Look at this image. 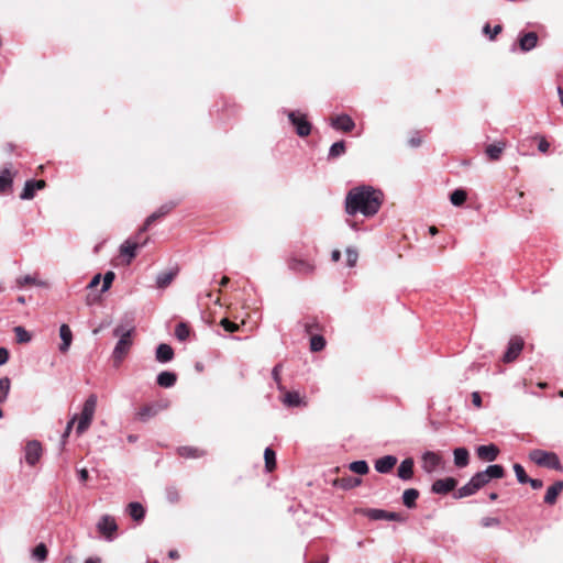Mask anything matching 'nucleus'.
<instances>
[{
	"label": "nucleus",
	"instance_id": "f257e3e1",
	"mask_svg": "<svg viewBox=\"0 0 563 563\" xmlns=\"http://www.w3.org/2000/svg\"><path fill=\"white\" fill-rule=\"evenodd\" d=\"M384 195L372 186L352 188L345 197V211L350 216L357 213L364 217L375 216L383 203Z\"/></svg>",
	"mask_w": 563,
	"mask_h": 563
},
{
	"label": "nucleus",
	"instance_id": "f03ea898",
	"mask_svg": "<svg viewBox=\"0 0 563 563\" xmlns=\"http://www.w3.org/2000/svg\"><path fill=\"white\" fill-rule=\"evenodd\" d=\"M97 407V396L91 394L84 402L76 428L77 434H82L91 424Z\"/></svg>",
	"mask_w": 563,
	"mask_h": 563
},
{
	"label": "nucleus",
	"instance_id": "7ed1b4c3",
	"mask_svg": "<svg viewBox=\"0 0 563 563\" xmlns=\"http://www.w3.org/2000/svg\"><path fill=\"white\" fill-rule=\"evenodd\" d=\"M529 459L540 466H545L552 470H561L562 467L558 455L553 452L536 449L529 453Z\"/></svg>",
	"mask_w": 563,
	"mask_h": 563
},
{
	"label": "nucleus",
	"instance_id": "20e7f679",
	"mask_svg": "<svg viewBox=\"0 0 563 563\" xmlns=\"http://www.w3.org/2000/svg\"><path fill=\"white\" fill-rule=\"evenodd\" d=\"M169 405V400L165 398L154 401L152 404H147L137 411V419L145 422L151 418L155 417L158 412L167 409Z\"/></svg>",
	"mask_w": 563,
	"mask_h": 563
},
{
	"label": "nucleus",
	"instance_id": "39448f33",
	"mask_svg": "<svg viewBox=\"0 0 563 563\" xmlns=\"http://www.w3.org/2000/svg\"><path fill=\"white\" fill-rule=\"evenodd\" d=\"M43 448L37 440L27 441L24 446V460L27 465L34 466L42 457Z\"/></svg>",
	"mask_w": 563,
	"mask_h": 563
},
{
	"label": "nucleus",
	"instance_id": "423d86ee",
	"mask_svg": "<svg viewBox=\"0 0 563 563\" xmlns=\"http://www.w3.org/2000/svg\"><path fill=\"white\" fill-rule=\"evenodd\" d=\"M134 331H135L134 316L132 313H126L120 320L119 324L114 328L113 335L117 338L131 339Z\"/></svg>",
	"mask_w": 563,
	"mask_h": 563
},
{
	"label": "nucleus",
	"instance_id": "0eeeda50",
	"mask_svg": "<svg viewBox=\"0 0 563 563\" xmlns=\"http://www.w3.org/2000/svg\"><path fill=\"white\" fill-rule=\"evenodd\" d=\"M288 118L291 124L296 128V132L299 136H308L311 132V124L308 122L306 115L295 111L288 112Z\"/></svg>",
	"mask_w": 563,
	"mask_h": 563
},
{
	"label": "nucleus",
	"instance_id": "6e6552de",
	"mask_svg": "<svg viewBox=\"0 0 563 563\" xmlns=\"http://www.w3.org/2000/svg\"><path fill=\"white\" fill-rule=\"evenodd\" d=\"M97 529L108 541H112L118 530V525L113 517L104 515L98 521Z\"/></svg>",
	"mask_w": 563,
	"mask_h": 563
},
{
	"label": "nucleus",
	"instance_id": "1a4fd4ad",
	"mask_svg": "<svg viewBox=\"0 0 563 563\" xmlns=\"http://www.w3.org/2000/svg\"><path fill=\"white\" fill-rule=\"evenodd\" d=\"M523 339L520 338V336H512L510 340H509V343H508V347H507V351L505 352L504 356H503V361L505 363H511L514 362L521 353L522 349H523Z\"/></svg>",
	"mask_w": 563,
	"mask_h": 563
},
{
	"label": "nucleus",
	"instance_id": "9d476101",
	"mask_svg": "<svg viewBox=\"0 0 563 563\" xmlns=\"http://www.w3.org/2000/svg\"><path fill=\"white\" fill-rule=\"evenodd\" d=\"M456 485H457V481L454 477H445V478L437 479L431 486V492L433 494H438V495H445V494L454 490Z\"/></svg>",
	"mask_w": 563,
	"mask_h": 563
},
{
	"label": "nucleus",
	"instance_id": "9b49d317",
	"mask_svg": "<svg viewBox=\"0 0 563 563\" xmlns=\"http://www.w3.org/2000/svg\"><path fill=\"white\" fill-rule=\"evenodd\" d=\"M142 232H139V234L135 236V240H126L120 247V252L122 255H128L129 256V262L135 257L136 255V251L142 247L146 242L147 240H144L143 242H139V236Z\"/></svg>",
	"mask_w": 563,
	"mask_h": 563
},
{
	"label": "nucleus",
	"instance_id": "f8f14e48",
	"mask_svg": "<svg viewBox=\"0 0 563 563\" xmlns=\"http://www.w3.org/2000/svg\"><path fill=\"white\" fill-rule=\"evenodd\" d=\"M132 346V340L129 339V338H119V341L117 342L114 349H113V352H112V356H113V360L117 362V363H120L124 356L128 354V352L130 351Z\"/></svg>",
	"mask_w": 563,
	"mask_h": 563
},
{
	"label": "nucleus",
	"instance_id": "ddd939ff",
	"mask_svg": "<svg viewBox=\"0 0 563 563\" xmlns=\"http://www.w3.org/2000/svg\"><path fill=\"white\" fill-rule=\"evenodd\" d=\"M174 207H175V203H172V202L161 206L158 208V210H156L155 212H153L151 216H148L146 218L145 223L140 229V232H145L153 222H155L159 218L168 214Z\"/></svg>",
	"mask_w": 563,
	"mask_h": 563
},
{
	"label": "nucleus",
	"instance_id": "4468645a",
	"mask_svg": "<svg viewBox=\"0 0 563 563\" xmlns=\"http://www.w3.org/2000/svg\"><path fill=\"white\" fill-rule=\"evenodd\" d=\"M45 181L40 179V180H34V179H31V180H26L25 181V185H24V188L20 195V198L23 199V200H30L34 197L35 195V191L36 190H40V189H43L45 187Z\"/></svg>",
	"mask_w": 563,
	"mask_h": 563
},
{
	"label": "nucleus",
	"instance_id": "2eb2a0df",
	"mask_svg": "<svg viewBox=\"0 0 563 563\" xmlns=\"http://www.w3.org/2000/svg\"><path fill=\"white\" fill-rule=\"evenodd\" d=\"M442 463L441 456L434 452H426L422 455V468L427 473L434 472Z\"/></svg>",
	"mask_w": 563,
	"mask_h": 563
},
{
	"label": "nucleus",
	"instance_id": "dca6fc26",
	"mask_svg": "<svg viewBox=\"0 0 563 563\" xmlns=\"http://www.w3.org/2000/svg\"><path fill=\"white\" fill-rule=\"evenodd\" d=\"M282 402L289 408L307 406V400L298 391H286L282 398Z\"/></svg>",
	"mask_w": 563,
	"mask_h": 563
},
{
	"label": "nucleus",
	"instance_id": "f3484780",
	"mask_svg": "<svg viewBox=\"0 0 563 563\" xmlns=\"http://www.w3.org/2000/svg\"><path fill=\"white\" fill-rule=\"evenodd\" d=\"M331 125L335 130L350 132L354 129L355 123L353 119L347 114H340L331 120Z\"/></svg>",
	"mask_w": 563,
	"mask_h": 563
},
{
	"label": "nucleus",
	"instance_id": "a211bd4d",
	"mask_svg": "<svg viewBox=\"0 0 563 563\" xmlns=\"http://www.w3.org/2000/svg\"><path fill=\"white\" fill-rule=\"evenodd\" d=\"M397 464V457L394 455H385L375 461V470L380 474L389 473Z\"/></svg>",
	"mask_w": 563,
	"mask_h": 563
},
{
	"label": "nucleus",
	"instance_id": "6ab92c4d",
	"mask_svg": "<svg viewBox=\"0 0 563 563\" xmlns=\"http://www.w3.org/2000/svg\"><path fill=\"white\" fill-rule=\"evenodd\" d=\"M476 453L481 460L493 462L497 459L499 449L495 444L479 445Z\"/></svg>",
	"mask_w": 563,
	"mask_h": 563
},
{
	"label": "nucleus",
	"instance_id": "aec40b11",
	"mask_svg": "<svg viewBox=\"0 0 563 563\" xmlns=\"http://www.w3.org/2000/svg\"><path fill=\"white\" fill-rule=\"evenodd\" d=\"M155 358L159 363H167L174 358V350L166 343H161L155 351Z\"/></svg>",
	"mask_w": 563,
	"mask_h": 563
},
{
	"label": "nucleus",
	"instance_id": "412c9836",
	"mask_svg": "<svg viewBox=\"0 0 563 563\" xmlns=\"http://www.w3.org/2000/svg\"><path fill=\"white\" fill-rule=\"evenodd\" d=\"M59 336L62 339V344L59 345V351L62 353H66L69 350V346L73 341V333H71L70 328L67 324L60 325Z\"/></svg>",
	"mask_w": 563,
	"mask_h": 563
},
{
	"label": "nucleus",
	"instance_id": "4be33fe9",
	"mask_svg": "<svg viewBox=\"0 0 563 563\" xmlns=\"http://www.w3.org/2000/svg\"><path fill=\"white\" fill-rule=\"evenodd\" d=\"M563 490V482L558 481L550 487H548L545 496H544V503L548 505H553L556 501V498L559 494Z\"/></svg>",
	"mask_w": 563,
	"mask_h": 563
},
{
	"label": "nucleus",
	"instance_id": "5701e85b",
	"mask_svg": "<svg viewBox=\"0 0 563 563\" xmlns=\"http://www.w3.org/2000/svg\"><path fill=\"white\" fill-rule=\"evenodd\" d=\"M537 43L538 35L534 32L526 33L519 38V46L523 52H528L534 48Z\"/></svg>",
	"mask_w": 563,
	"mask_h": 563
},
{
	"label": "nucleus",
	"instance_id": "b1692460",
	"mask_svg": "<svg viewBox=\"0 0 563 563\" xmlns=\"http://www.w3.org/2000/svg\"><path fill=\"white\" fill-rule=\"evenodd\" d=\"M289 267L291 271L299 274H310L314 268L312 264L297 258H294L289 262Z\"/></svg>",
	"mask_w": 563,
	"mask_h": 563
},
{
	"label": "nucleus",
	"instance_id": "393cba45",
	"mask_svg": "<svg viewBox=\"0 0 563 563\" xmlns=\"http://www.w3.org/2000/svg\"><path fill=\"white\" fill-rule=\"evenodd\" d=\"M177 375L173 372L164 371L157 375L156 382L161 387L170 388L176 384Z\"/></svg>",
	"mask_w": 563,
	"mask_h": 563
},
{
	"label": "nucleus",
	"instance_id": "a878e982",
	"mask_svg": "<svg viewBox=\"0 0 563 563\" xmlns=\"http://www.w3.org/2000/svg\"><path fill=\"white\" fill-rule=\"evenodd\" d=\"M178 271L177 269H172V271H168V272H162L157 275L156 277V286L157 288H166L168 287L172 282L174 280V278L176 277Z\"/></svg>",
	"mask_w": 563,
	"mask_h": 563
},
{
	"label": "nucleus",
	"instance_id": "bb28decb",
	"mask_svg": "<svg viewBox=\"0 0 563 563\" xmlns=\"http://www.w3.org/2000/svg\"><path fill=\"white\" fill-rule=\"evenodd\" d=\"M506 147L504 142H496L486 146L485 153L490 161H498Z\"/></svg>",
	"mask_w": 563,
	"mask_h": 563
},
{
	"label": "nucleus",
	"instance_id": "cd10ccee",
	"mask_svg": "<svg viewBox=\"0 0 563 563\" xmlns=\"http://www.w3.org/2000/svg\"><path fill=\"white\" fill-rule=\"evenodd\" d=\"M413 476V461L411 459L404 460L398 467V477L408 481Z\"/></svg>",
	"mask_w": 563,
	"mask_h": 563
},
{
	"label": "nucleus",
	"instance_id": "c85d7f7f",
	"mask_svg": "<svg viewBox=\"0 0 563 563\" xmlns=\"http://www.w3.org/2000/svg\"><path fill=\"white\" fill-rule=\"evenodd\" d=\"M455 466L462 468L468 465L470 453L465 448H456L453 452Z\"/></svg>",
	"mask_w": 563,
	"mask_h": 563
},
{
	"label": "nucleus",
	"instance_id": "c756f323",
	"mask_svg": "<svg viewBox=\"0 0 563 563\" xmlns=\"http://www.w3.org/2000/svg\"><path fill=\"white\" fill-rule=\"evenodd\" d=\"M178 454L185 459H198L206 454L201 449L195 446H180L177 450Z\"/></svg>",
	"mask_w": 563,
	"mask_h": 563
},
{
	"label": "nucleus",
	"instance_id": "7c9ffc66",
	"mask_svg": "<svg viewBox=\"0 0 563 563\" xmlns=\"http://www.w3.org/2000/svg\"><path fill=\"white\" fill-rule=\"evenodd\" d=\"M478 489L472 479L468 481L464 486L460 487L456 492H454L453 496L455 499H461L464 497H468L474 495Z\"/></svg>",
	"mask_w": 563,
	"mask_h": 563
},
{
	"label": "nucleus",
	"instance_id": "2f4dec72",
	"mask_svg": "<svg viewBox=\"0 0 563 563\" xmlns=\"http://www.w3.org/2000/svg\"><path fill=\"white\" fill-rule=\"evenodd\" d=\"M419 492L415 488H408L402 494V503L407 508L416 507Z\"/></svg>",
	"mask_w": 563,
	"mask_h": 563
},
{
	"label": "nucleus",
	"instance_id": "473e14b6",
	"mask_svg": "<svg viewBox=\"0 0 563 563\" xmlns=\"http://www.w3.org/2000/svg\"><path fill=\"white\" fill-rule=\"evenodd\" d=\"M128 512L135 521L142 520L145 515L143 506L137 501H133L128 505Z\"/></svg>",
	"mask_w": 563,
	"mask_h": 563
},
{
	"label": "nucleus",
	"instance_id": "72a5a7b5",
	"mask_svg": "<svg viewBox=\"0 0 563 563\" xmlns=\"http://www.w3.org/2000/svg\"><path fill=\"white\" fill-rule=\"evenodd\" d=\"M13 183V174L10 168H4L0 173V192L5 191L8 188L12 186Z\"/></svg>",
	"mask_w": 563,
	"mask_h": 563
},
{
	"label": "nucleus",
	"instance_id": "f704fd0d",
	"mask_svg": "<svg viewBox=\"0 0 563 563\" xmlns=\"http://www.w3.org/2000/svg\"><path fill=\"white\" fill-rule=\"evenodd\" d=\"M360 512L371 520H386L387 510L377 508H366L360 510Z\"/></svg>",
	"mask_w": 563,
	"mask_h": 563
},
{
	"label": "nucleus",
	"instance_id": "c9c22d12",
	"mask_svg": "<svg viewBox=\"0 0 563 563\" xmlns=\"http://www.w3.org/2000/svg\"><path fill=\"white\" fill-rule=\"evenodd\" d=\"M485 475L487 476L488 481L501 478L505 475V470L499 464H493L487 466L486 470H484Z\"/></svg>",
	"mask_w": 563,
	"mask_h": 563
},
{
	"label": "nucleus",
	"instance_id": "e433bc0d",
	"mask_svg": "<svg viewBox=\"0 0 563 563\" xmlns=\"http://www.w3.org/2000/svg\"><path fill=\"white\" fill-rule=\"evenodd\" d=\"M361 483H362L361 478L352 477V476L341 477L335 481V484L339 485L343 489L354 488V487L361 485Z\"/></svg>",
	"mask_w": 563,
	"mask_h": 563
},
{
	"label": "nucleus",
	"instance_id": "4c0bfd02",
	"mask_svg": "<svg viewBox=\"0 0 563 563\" xmlns=\"http://www.w3.org/2000/svg\"><path fill=\"white\" fill-rule=\"evenodd\" d=\"M265 467L272 472L276 466V454L273 449L266 448L264 451Z\"/></svg>",
	"mask_w": 563,
	"mask_h": 563
},
{
	"label": "nucleus",
	"instance_id": "58836bf2",
	"mask_svg": "<svg viewBox=\"0 0 563 563\" xmlns=\"http://www.w3.org/2000/svg\"><path fill=\"white\" fill-rule=\"evenodd\" d=\"M47 548L44 543H38L32 551V558L37 562H44L47 559Z\"/></svg>",
	"mask_w": 563,
	"mask_h": 563
},
{
	"label": "nucleus",
	"instance_id": "ea45409f",
	"mask_svg": "<svg viewBox=\"0 0 563 563\" xmlns=\"http://www.w3.org/2000/svg\"><path fill=\"white\" fill-rule=\"evenodd\" d=\"M11 389V380L9 377H2L0 378V402H4L8 397Z\"/></svg>",
	"mask_w": 563,
	"mask_h": 563
},
{
	"label": "nucleus",
	"instance_id": "a19ab883",
	"mask_svg": "<svg viewBox=\"0 0 563 563\" xmlns=\"http://www.w3.org/2000/svg\"><path fill=\"white\" fill-rule=\"evenodd\" d=\"M349 468L358 475H365L369 471L368 464L366 463V461L363 460L352 462L349 465Z\"/></svg>",
	"mask_w": 563,
	"mask_h": 563
},
{
	"label": "nucleus",
	"instance_id": "79ce46f5",
	"mask_svg": "<svg viewBox=\"0 0 563 563\" xmlns=\"http://www.w3.org/2000/svg\"><path fill=\"white\" fill-rule=\"evenodd\" d=\"M345 153V143L344 141L335 142L331 145L329 150V158H336Z\"/></svg>",
	"mask_w": 563,
	"mask_h": 563
},
{
	"label": "nucleus",
	"instance_id": "37998d69",
	"mask_svg": "<svg viewBox=\"0 0 563 563\" xmlns=\"http://www.w3.org/2000/svg\"><path fill=\"white\" fill-rule=\"evenodd\" d=\"M466 192L463 189H456L454 190L450 196V201L454 206H461L466 200Z\"/></svg>",
	"mask_w": 563,
	"mask_h": 563
},
{
	"label": "nucleus",
	"instance_id": "c03bdc74",
	"mask_svg": "<svg viewBox=\"0 0 563 563\" xmlns=\"http://www.w3.org/2000/svg\"><path fill=\"white\" fill-rule=\"evenodd\" d=\"M190 330L188 325L184 322H180L175 328V335L179 341H185L188 339Z\"/></svg>",
	"mask_w": 563,
	"mask_h": 563
},
{
	"label": "nucleus",
	"instance_id": "a18cd8bd",
	"mask_svg": "<svg viewBox=\"0 0 563 563\" xmlns=\"http://www.w3.org/2000/svg\"><path fill=\"white\" fill-rule=\"evenodd\" d=\"M14 333L19 343H27L32 339L30 332L21 325L14 328Z\"/></svg>",
	"mask_w": 563,
	"mask_h": 563
},
{
	"label": "nucleus",
	"instance_id": "49530a36",
	"mask_svg": "<svg viewBox=\"0 0 563 563\" xmlns=\"http://www.w3.org/2000/svg\"><path fill=\"white\" fill-rule=\"evenodd\" d=\"M325 346V340L322 335H313L310 339V349L313 352H319Z\"/></svg>",
	"mask_w": 563,
	"mask_h": 563
},
{
	"label": "nucleus",
	"instance_id": "de8ad7c7",
	"mask_svg": "<svg viewBox=\"0 0 563 563\" xmlns=\"http://www.w3.org/2000/svg\"><path fill=\"white\" fill-rule=\"evenodd\" d=\"M471 479L475 484L476 488L479 490L482 487H484L486 484L489 483L487 476L485 475L484 471L477 472L474 474Z\"/></svg>",
	"mask_w": 563,
	"mask_h": 563
},
{
	"label": "nucleus",
	"instance_id": "09e8293b",
	"mask_svg": "<svg viewBox=\"0 0 563 563\" xmlns=\"http://www.w3.org/2000/svg\"><path fill=\"white\" fill-rule=\"evenodd\" d=\"M514 471H515L516 477H517V479H518V482L520 484H527L528 483L530 477H528V475L526 474V471L522 467V465L516 463L514 465Z\"/></svg>",
	"mask_w": 563,
	"mask_h": 563
},
{
	"label": "nucleus",
	"instance_id": "8fccbe9b",
	"mask_svg": "<svg viewBox=\"0 0 563 563\" xmlns=\"http://www.w3.org/2000/svg\"><path fill=\"white\" fill-rule=\"evenodd\" d=\"M282 368H283L282 364L275 365L272 371V376H273L274 382L277 385L278 390L284 391L285 387L283 386L282 378H280Z\"/></svg>",
	"mask_w": 563,
	"mask_h": 563
},
{
	"label": "nucleus",
	"instance_id": "3c124183",
	"mask_svg": "<svg viewBox=\"0 0 563 563\" xmlns=\"http://www.w3.org/2000/svg\"><path fill=\"white\" fill-rule=\"evenodd\" d=\"M481 526L484 528L499 527L500 520L496 517H483L481 519Z\"/></svg>",
	"mask_w": 563,
	"mask_h": 563
},
{
	"label": "nucleus",
	"instance_id": "603ef678",
	"mask_svg": "<svg viewBox=\"0 0 563 563\" xmlns=\"http://www.w3.org/2000/svg\"><path fill=\"white\" fill-rule=\"evenodd\" d=\"M115 275L113 272H107L102 278V287L101 291L106 292L110 287L114 279Z\"/></svg>",
	"mask_w": 563,
	"mask_h": 563
},
{
	"label": "nucleus",
	"instance_id": "864d4df0",
	"mask_svg": "<svg viewBox=\"0 0 563 563\" xmlns=\"http://www.w3.org/2000/svg\"><path fill=\"white\" fill-rule=\"evenodd\" d=\"M357 258H358V254L355 250L353 249H346V262H347V266L350 267H353L356 262H357Z\"/></svg>",
	"mask_w": 563,
	"mask_h": 563
},
{
	"label": "nucleus",
	"instance_id": "5fc2aeb1",
	"mask_svg": "<svg viewBox=\"0 0 563 563\" xmlns=\"http://www.w3.org/2000/svg\"><path fill=\"white\" fill-rule=\"evenodd\" d=\"M534 139L539 141L538 150L541 153H547L550 148V143L547 141V139L542 135H536Z\"/></svg>",
	"mask_w": 563,
	"mask_h": 563
},
{
	"label": "nucleus",
	"instance_id": "6e6d98bb",
	"mask_svg": "<svg viewBox=\"0 0 563 563\" xmlns=\"http://www.w3.org/2000/svg\"><path fill=\"white\" fill-rule=\"evenodd\" d=\"M34 284H36L35 278L30 275H25L23 277L16 278V285L20 288L24 287L25 285H34Z\"/></svg>",
	"mask_w": 563,
	"mask_h": 563
},
{
	"label": "nucleus",
	"instance_id": "4d7b16f0",
	"mask_svg": "<svg viewBox=\"0 0 563 563\" xmlns=\"http://www.w3.org/2000/svg\"><path fill=\"white\" fill-rule=\"evenodd\" d=\"M220 324L223 327V329L228 332H235L239 330V325L229 319L224 318L221 320Z\"/></svg>",
	"mask_w": 563,
	"mask_h": 563
},
{
	"label": "nucleus",
	"instance_id": "13d9d810",
	"mask_svg": "<svg viewBox=\"0 0 563 563\" xmlns=\"http://www.w3.org/2000/svg\"><path fill=\"white\" fill-rule=\"evenodd\" d=\"M386 520L402 522L405 520V518L399 512L387 511Z\"/></svg>",
	"mask_w": 563,
	"mask_h": 563
},
{
	"label": "nucleus",
	"instance_id": "bf43d9fd",
	"mask_svg": "<svg viewBox=\"0 0 563 563\" xmlns=\"http://www.w3.org/2000/svg\"><path fill=\"white\" fill-rule=\"evenodd\" d=\"M484 33L485 34H488L489 35V38L493 40L498 33L501 32V26L500 25H496L494 27V33H490V26L489 24H486L483 29Z\"/></svg>",
	"mask_w": 563,
	"mask_h": 563
},
{
	"label": "nucleus",
	"instance_id": "052dcab7",
	"mask_svg": "<svg viewBox=\"0 0 563 563\" xmlns=\"http://www.w3.org/2000/svg\"><path fill=\"white\" fill-rule=\"evenodd\" d=\"M167 498L169 501L172 503H175V501H178L179 499V494L177 492V489L175 488H168L167 489Z\"/></svg>",
	"mask_w": 563,
	"mask_h": 563
},
{
	"label": "nucleus",
	"instance_id": "680f3d73",
	"mask_svg": "<svg viewBox=\"0 0 563 563\" xmlns=\"http://www.w3.org/2000/svg\"><path fill=\"white\" fill-rule=\"evenodd\" d=\"M9 361V351L5 347H0V366Z\"/></svg>",
	"mask_w": 563,
	"mask_h": 563
},
{
	"label": "nucleus",
	"instance_id": "e2e57ef3",
	"mask_svg": "<svg viewBox=\"0 0 563 563\" xmlns=\"http://www.w3.org/2000/svg\"><path fill=\"white\" fill-rule=\"evenodd\" d=\"M76 420H77V415H75V416H74V417L68 421V423H67V426H66V429H65V432H64V434H63V438H66V437H68V435H69V433H70V431H71V428H73V426H74V423H75V421H76Z\"/></svg>",
	"mask_w": 563,
	"mask_h": 563
},
{
	"label": "nucleus",
	"instance_id": "0e129e2a",
	"mask_svg": "<svg viewBox=\"0 0 563 563\" xmlns=\"http://www.w3.org/2000/svg\"><path fill=\"white\" fill-rule=\"evenodd\" d=\"M528 483L533 489H540L543 486L542 481L537 478H529Z\"/></svg>",
	"mask_w": 563,
	"mask_h": 563
},
{
	"label": "nucleus",
	"instance_id": "69168bd1",
	"mask_svg": "<svg viewBox=\"0 0 563 563\" xmlns=\"http://www.w3.org/2000/svg\"><path fill=\"white\" fill-rule=\"evenodd\" d=\"M422 143V140L420 136L415 135L409 139V145L412 147H418Z\"/></svg>",
	"mask_w": 563,
	"mask_h": 563
},
{
	"label": "nucleus",
	"instance_id": "338daca9",
	"mask_svg": "<svg viewBox=\"0 0 563 563\" xmlns=\"http://www.w3.org/2000/svg\"><path fill=\"white\" fill-rule=\"evenodd\" d=\"M100 279H101V275L100 274L95 275L92 277V279L90 280V283L88 284V287L89 288H95L96 286L99 285Z\"/></svg>",
	"mask_w": 563,
	"mask_h": 563
},
{
	"label": "nucleus",
	"instance_id": "774afa93",
	"mask_svg": "<svg viewBox=\"0 0 563 563\" xmlns=\"http://www.w3.org/2000/svg\"><path fill=\"white\" fill-rule=\"evenodd\" d=\"M472 400H473V404L476 406V407H481V404H482V399H481V396L478 393H473L472 394Z\"/></svg>",
	"mask_w": 563,
	"mask_h": 563
}]
</instances>
